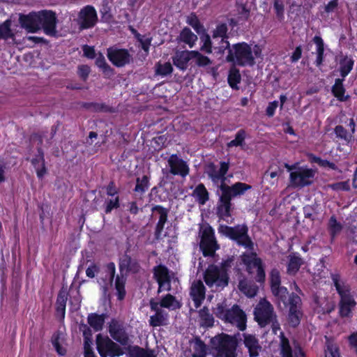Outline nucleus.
Instances as JSON below:
<instances>
[{
  "instance_id": "nucleus-1",
  "label": "nucleus",
  "mask_w": 357,
  "mask_h": 357,
  "mask_svg": "<svg viewBox=\"0 0 357 357\" xmlns=\"http://www.w3.org/2000/svg\"><path fill=\"white\" fill-rule=\"evenodd\" d=\"M56 15L52 11L43 10L38 13H30L28 15L20 14L19 22L21 27L29 33H36L41 28L48 36H55Z\"/></svg>"
},
{
  "instance_id": "nucleus-8",
  "label": "nucleus",
  "mask_w": 357,
  "mask_h": 357,
  "mask_svg": "<svg viewBox=\"0 0 357 357\" xmlns=\"http://www.w3.org/2000/svg\"><path fill=\"white\" fill-rule=\"evenodd\" d=\"M255 319L261 326H265L269 323H273V330L276 333L279 329V325L275 322V314L272 305L266 299H261L254 310Z\"/></svg>"
},
{
  "instance_id": "nucleus-60",
  "label": "nucleus",
  "mask_w": 357,
  "mask_h": 357,
  "mask_svg": "<svg viewBox=\"0 0 357 357\" xmlns=\"http://www.w3.org/2000/svg\"><path fill=\"white\" fill-rule=\"evenodd\" d=\"M271 289L280 286V273L277 269H273L271 272Z\"/></svg>"
},
{
  "instance_id": "nucleus-31",
  "label": "nucleus",
  "mask_w": 357,
  "mask_h": 357,
  "mask_svg": "<svg viewBox=\"0 0 357 357\" xmlns=\"http://www.w3.org/2000/svg\"><path fill=\"white\" fill-rule=\"evenodd\" d=\"M38 155L32 159L31 163L36 169L38 177L42 178L46 174L47 170L45 165L43 153L40 151H38Z\"/></svg>"
},
{
  "instance_id": "nucleus-4",
  "label": "nucleus",
  "mask_w": 357,
  "mask_h": 357,
  "mask_svg": "<svg viewBox=\"0 0 357 357\" xmlns=\"http://www.w3.org/2000/svg\"><path fill=\"white\" fill-rule=\"evenodd\" d=\"M230 267V260H226L220 265H209L204 273L205 283L210 288H215L216 290L227 286L229 281L227 271Z\"/></svg>"
},
{
  "instance_id": "nucleus-47",
  "label": "nucleus",
  "mask_w": 357,
  "mask_h": 357,
  "mask_svg": "<svg viewBox=\"0 0 357 357\" xmlns=\"http://www.w3.org/2000/svg\"><path fill=\"white\" fill-rule=\"evenodd\" d=\"M246 137V132L241 129L239 130L236 135L234 139L230 141L227 144V148H231L234 146H243L245 145V139Z\"/></svg>"
},
{
  "instance_id": "nucleus-56",
  "label": "nucleus",
  "mask_w": 357,
  "mask_h": 357,
  "mask_svg": "<svg viewBox=\"0 0 357 357\" xmlns=\"http://www.w3.org/2000/svg\"><path fill=\"white\" fill-rule=\"evenodd\" d=\"M329 229L333 236H335L342 229V225L337 222L336 218L332 216L329 220Z\"/></svg>"
},
{
  "instance_id": "nucleus-17",
  "label": "nucleus",
  "mask_w": 357,
  "mask_h": 357,
  "mask_svg": "<svg viewBox=\"0 0 357 357\" xmlns=\"http://www.w3.org/2000/svg\"><path fill=\"white\" fill-rule=\"evenodd\" d=\"M98 16L95 8L91 6L83 8L79 13V24L82 29L91 28L96 24Z\"/></svg>"
},
{
  "instance_id": "nucleus-53",
  "label": "nucleus",
  "mask_w": 357,
  "mask_h": 357,
  "mask_svg": "<svg viewBox=\"0 0 357 357\" xmlns=\"http://www.w3.org/2000/svg\"><path fill=\"white\" fill-rule=\"evenodd\" d=\"M187 22L190 24L197 33H200L204 30L203 26L200 24L197 17L194 15H190L187 18Z\"/></svg>"
},
{
  "instance_id": "nucleus-29",
  "label": "nucleus",
  "mask_w": 357,
  "mask_h": 357,
  "mask_svg": "<svg viewBox=\"0 0 357 357\" xmlns=\"http://www.w3.org/2000/svg\"><path fill=\"white\" fill-rule=\"evenodd\" d=\"M156 303L160 308H167L169 310H175L181 308V303L172 294H167L160 301L156 300Z\"/></svg>"
},
{
  "instance_id": "nucleus-61",
  "label": "nucleus",
  "mask_w": 357,
  "mask_h": 357,
  "mask_svg": "<svg viewBox=\"0 0 357 357\" xmlns=\"http://www.w3.org/2000/svg\"><path fill=\"white\" fill-rule=\"evenodd\" d=\"M325 357H340L337 347L333 344H328L326 350Z\"/></svg>"
},
{
  "instance_id": "nucleus-48",
  "label": "nucleus",
  "mask_w": 357,
  "mask_h": 357,
  "mask_svg": "<svg viewBox=\"0 0 357 357\" xmlns=\"http://www.w3.org/2000/svg\"><path fill=\"white\" fill-rule=\"evenodd\" d=\"M149 187V178L147 176H143L142 178H137L136 185L134 189L135 192L143 195Z\"/></svg>"
},
{
  "instance_id": "nucleus-42",
  "label": "nucleus",
  "mask_w": 357,
  "mask_h": 357,
  "mask_svg": "<svg viewBox=\"0 0 357 357\" xmlns=\"http://www.w3.org/2000/svg\"><path fill=\"white\" fill-rule=\"evenodd\" d=\"M96 63L98 66V67L102 69L105 76L109 77L112 75H113V69L107 63L106 60L102 54H98L96 60Z\"/></svg>"
},
{
  "instance_id": "nucleus-59",
  "label": "nucleus",
  "mask_w": 357,
  "mask_h": 357,
  "mask_svg": "<svg viewBox=\"0 0 357 357\" xmlns=\"http://www.w3.org/2000/svg\"><path fill=\"white\" fill-rule=\"evenodd\" d=\"M328 188H329L333 190H335V191L349 190V181L337 182V183H335L328 185Z\"/></svg>"
},
{
  "instance_id": "nucleus-18",
  "label": "nucleus",
  "mask_w": 357,
  "mask_h": 357,
  "mask_svg": "<svg viewBox=\"0 0 357 357\" xmlns=\"http://www.w3.org/2000/svg\"><path fill=\"white\" fill-rule=\"evenodd\" d=\"M107 55L109 60L117 67L124 66L130 62L131 59L128 50L114 47L107 49Z\"/></svg>"
},
{
  "instance_id": "nucleus-11",
  "label": "nucleus",
  "mask_w": 357,
  "mask_h": 357,
  "mask_svg": "<svg viewBox=\"0 0 357 357\" xmlns=\"http://www.w3.org/2000/svg\"><path fill=\"white\" fill-rule=\"evenodd\" d=\"M313 169L304 167H297L290 173V182L294 188H303L310 185L314 177Z\"/></svg>"
},
{
  "instance_id": "nucleus-49",
  "label": "nucleus",
  "mask_w": 357,
  "mask_h": 357,
  "mask_svg": "<svg viewBox=\"0 0 357 357\" xmlns=\"http://www.w3.org/2000/svg\"><path fill=\"white\" fill-rule=\"evenodd\" d=\"M125 284L126 279L124 277L117 275L115 280V289L119 300H123L126 296Z\"/></svg>"
},
{
  "instance_id": "nucleus-40",
  "label": "nucleus",
  "mask_w": 357,
  "mask_h": 357,
  "mask_svg": "<svg viewBox=\"0 0 357 357\" xmlns=\"http://www.w3.org/2000/svg\"><path fill=\"white\" fill-rule=\"evenodd\" d=\"M199 316L201 320V325L205 327H211L214 323L213 315L209 312L208 308L204 307L199 311Z\"/></svg>"
},
{
  "instance_id": "nucleus-28",
  "label": "nucleus",
  "mask_w": 357,
  "mask_h": 357,
  "mask_svg": "<svg viewBox=\"0 0 357 357\" xmlns=\"http://www.w3.org/2000/svg\"><path fill=\"white\" fill-rule=\"evenodd\" d=\"M192 51L177 52L173 56L174 64L179 69L184 70L188 67V63L192 59Z\"/></svg>"
},
{
  "instance_id": "nucleus-6",
  "label": "nucleus",
  "mask_w": 357,
  "mask_h": 357,
  "mask_svg": "<svg viewBox=\"0 0 357 357\" xmlns=\"http://www.w3.org/2000/svg\"><path fill=\"white\" fill-rule=\"evenodd\" d=\"M215 314L219 319L231 324L241 331L246 328V314L237 305H234L230 309H225L222 304H218Z\"/></svg>"
},
{
  "instance_id": "nucleus-27",
  "label": "nucleus",
  "mask_w": 357,
  "mask_h": 357,
  "mask_svg": "<svg viewBox=\"0 0 357 357\" xmlns=\"http://www.w3.org/2000/svg\"><path fill=\"white\" fill-rule=\"evenodd\" d=\"M119 268L121 273L128 271L137 273L139 271V265L136 260L128 255H123L119 260Z\"/></svg>"
},
{
  "instance_id": "nucleus-21",
  "label": "nucleus",
  "mask_w": 357,
  "mask_h": 357,
  "mask_svg": "<svg viewBox=\"0 0 357 357\" xmlns=\"http://www.w3.org/2000/svg\"><path fill=\"white\" fill-rule=\"evenodd\" d=\"M151 211L153 213L158 216V222L155 227V236L157 239H160L162 238V236H166L165 234H162V230L167 220V215L169 211L168 209L159 205L153 206Z\"/></svg>"
},
{
  "instance_id": "nucleus-7",
  "label": "nucleus",
  "mask_w": 357,
  "mask_h": 357,
  "mask_svg": "<svg viewBox=\"0 0 357 357\" xmlns=\"http://www.w3.org/2000/svg\"><path fill=\"white\" fill-rule=\"evenodd\" d=\"M218 232L237 242L245 248L253 250L254 244L248 235V227L245 225H237L234 227L220 225Z\"/></svg>"
},
{
  "instance_id": "nucleus-12",
  "label": "nucleus",
  "mask_w": 357,
  "mask_h": 357,
  "mask_svg": "<svg viewBox=\"0 0 357 357\" xmlns=\"http://www.w3.org/2000/svg\"><path fill=\"white\" fill-rule=\"evenodd\" d=\"M288 321L293 326H297L303 317L302 301L300 296L292 293L288 297Z\"/></svg>"
},
{
  "instance_id": "nucleus-23",
  "label": "nucleus",
  "mask_w": 357,
  "mask_h": 357,
  "mask_svg": "<svg viewBox=\"0 0 357 357\" xmlns=\"http://www.w3.org/2000/svg\"><path fill=\"white\" fill-rule=\"evenodd\" d=\"M251 188L252 187L250 185L241 182H237L231 186L222 185L221 191L222 193L231 199L232 197L243 195L245 191L251 189Z\"/></svg>"
},
{
  "instance_id": "nucleus-44",
  "label": "nucleus",
  "mask_w": 357,
  "mask_h": 357,
  "mask_svg": "<svg viewBox=\"0 0 357 357\" xmlns=\"http://www.w3.org/2000/svg\"><path fill=\"white\" fill-rule=\"evenodd\" d=\"M354 61L348 56L344 57L340 61V71L343 77H345L352 70Z\"/></svg>"
},
{
  "instance_id": "nucleus-33",
  "label": "nucleus",
  "mask_w": 357,
  "mask_h": 357,
  "mask_svg": "<svg viewBox=\"0 0 357 357\" xmlns=\"http://www.w3.org/2000/svg\"><path fill=\"white\" fill-rule=\"evenodd\" d=\"M238 288L241 291L250 298L255 296L258 291L257 285L252 284L245 280H243L239 282Z\"/></svg>"
},
{
  "instance_id": "nucleus-3",
  "label": "nucleus",
  "mask_w": 357,
  "mask_h": 357,
  "mask_svg": "<svg viewBox=\"0 0 357 357\" xmlns=\"http://www.w3.org/2000/svg\"><path fill=\"white\" fill-rule=\"evenodd\" d=\"M332 280L340 297L339 306V315L342 318H351L357 302L351 294V287L349 284L341 280L338 274L332 275Z\"/></svg>"
},
{
  "instance_id": "nucleus-63",
  "label": "nucleus",
  "mask_w": 357,
  "mask_h": 357,
  "mask_svg": "<svg viewBox=\"0 0 357 357\" xmlns=\"http://www.w3.org/2000/svg\"><path fill=\"white\" fill-rule=\"evenodd\" d=\"M99 271V268L97 265L92 264L86 270V275L89 278H93Z\"/></svg>"
},
{
  "instance_id": "nucleus-46",
  "label": "nucleus",
  "mask_w": 357,
  "mask_h": 357,
  "mask_svg": "<svg viewBox=\"0 0 357 357\" xmlns=\"http://www.w3.org/2000/svg\"><path fill=\"white\" fill-rule=\"evenodd\" d=\"M156 75L165 77L171 75L173 71V67L169 62H158L155 66Z\"/></svg>"
},
{
  "instance_id": "nucleus-35",
  "label": "nucleus",
  "mask_w": 357,
  "mask_h": 357,
  "mask_svg": "<svg viewBox=\"0 0 357 357\" xmlns=\"http://www.w3.org/2000/svg\"><path fill=\"white\" fill-rule=\"evenodd\" d=\"M303 264L302 259L296 255L289 256V263L287 265V272L289 274L294 275L299 270Z\"/></svg>"
},
{
  "instance_id": "nucleus-64",
  "label": "nucleus",
  "mask_w": 357,
  "mask_h": 357,
  "mask_svg": "<svg viewBox=\"0 0 357 357\" xmlns=\"http://www.w3.org/2000/svg\"><path fill=\"white\" fill-rule=\"evenodd\" d=\"M348 340L349 342L350 347L357 352V332L351 333L349 337Z\"/></svg>"
},
{
  "instance_id": "nucleus-37",
  "label": "nucleus",
  "mask_w": 357,
  "mask_h": 357,
  "mask_svg": "<svg viewBox=\"0 0 357 357\" xmlns=\"http://www.w3.org/2000/svg\"><path fill=\"white\" fill-rule=\"evenodd\" d=\"M180 40L192 47L197 40V36L189 28H184L180 33Z\"/></svg>"
},
{
  "instance_id": "nucleus-52",
  "label": "nucleus",
  "mask_w": 357,
  "mask_h": 357,
  "mask_svg": "<svg viewBox=\"0 0 357 357\" xmlns=\"http://www.w3.org/2000/svg\"><path fill=\"white\" fill-rule=\"evenodd\" d=\"M195 54H192V59L195 60V63L199 66H206L211 64V60L206 56L202 55L197 51H192Z\"/></svg>"
},
{
  "instance_id": "nucleus-38",
  "label": "nucleus",
  "mask_w": 357,
  "mask_h": 357,
  "mask_svg": "<svg viewBox=\"0 0 357 357\" xmlns=\"http://www.w3.org/2000/svg\"><path fill=\"white\" fill-rule=\"evenodd\" d=\"M206 346L199 339H196L192 343V357H206Z\"/></svg>"
},
{
  "instance_id": "nucleus-16",
  "label": "nucleus",
  "mask_w": 357,
  "mask_h": 357,
  "mask_svg": "<svg viewBox=\"0 0 357 357\" xmlns=\"http://www.w3.org/2000/svg\"><path fill=\"white\" fill-rule=\"evenodd\" d=\"M154 278L158 283V294L171 290L169 270L162 265L157 266L153 269Z\"/></svg>"
},
{
  "instance_id": "nucleus-36",
  "label": "nucleus",
  "mask_w": 357,
  "mask_h": 357,
  "mask_svg": "<svg viewBox=\"0 0 357 357\" xmlns=\"http://www.w3.org/2000/svg\"><path fill=\"white\" fill-rule=\"evenodd\" d=\"M88 324L96 331L102 330V326L105 322V317L103 315H99L96 313L90 314L88 316Z\"/></svg>"
},
{
  "instance_id": "nucleus-62",
  "label": "nucleus",
  "mask_w": 357,
  "mask_h": 357,
  "mask_svg": "<svg viewBox=\"0 0 357 357\" xmlns=\"http://www.w3.org/2000/svg\"><path fill=\"white\" fill-rule=\"evenodd\" d=\"M90 73V68L86 65H82L78 67V75L84 80H86Z\"/></svg>"
},
{
  "instance_id": "nucleus-19",
  "label": "nucleus",
  "mask_w": 357,
  "mask_h": 357,
  "mask_svg": "<svg viewBox=\"0 0 357 357\" xmlns=\"http://www.w3.org/2000/svg\"><path fill=\"white\" fill-rule=\"evenodd\" d=\"M169 172L173 175L185 177L189 174V167L185 161L176 154H172L167 159Z\"/></svg>"
},
{
  "instance_id": "nucleus-43",
  "label": "nucleus",
  "mask_w": 357,
  "mask_h": 357,
  "mask_svg": "<svg viewBox=\"0 0 357 357\" xmlns=\"http://www.w3.org/2000/svg\"><path fill=\"white\" fill-rule=\"evenodd\" d=\"M336 137L343 140L347 144H351L354 139V135L349 133L347 130L342 126H337L334 129Z\"/></svg>"
},
{
  "instance_id": "nucleus-24",
  "label": "nucleus",
  "mask_w": 357,
  "mask_h": 357,
  "mask_svg": "<svg viewBox=\"0 0 357 357\" xmlns=\"http://www.w3.org/2000/svg\"><path fill=\"white\" fill-rule=\"evenodd\" d=\"M280 355V357H305L301 348L295 346L293 350L289 340L283 335L281 337Z\"/></svg>"
},
{
  "instance_id": "nucleus-9",
  "label": "nucleus",
  "mask_w": 357,
  "mask_h": 357,
  "mask_svg": "<svg viewBox=\"0 0 357 357\" xmlns=\"http://www.w3.org/2000/svg\"><path fill=\"white\" fill-rule=\"evenodd\" d=\"M241 260L249 273L256 272L255 280L257 282H263L265 280L266 274L262 261L257 257L256 253L253 252L244 253L241 256Z\"/></svg>"
},
{
  "instance_id": "nucleus-25",
  "label": "nucleus",
  "mask_w": 357,
  "mask_h": 357,
  "mask_svg": "<svg viewBox=\"0 0 357 357\" xmlns=\"http://www.w3.org/2000/svg\"><path fill=\"white\" fill-rule=\"evenodd\" d=\"M231 199L222 193L217 213L221 219L227 222H229V218H231Z\"/></svg>"
},
{
  "instance_id": "nucleus-2",
  "label": "nucleus",
  "mask_w": 357,
  "mask_h": 357,
  "mask_svg": "<svg viewBox=\"0 0 357 357\" xmlns=\"http://www.w3.org/2000/svg\"><path fill=\"white\" fill-rule=\"evenodd\" d=\"M229 54L227 61L241 66H252L255 59L262 58V49L259 45L252 47L245 43H236L227 48Z\"/></svg>"
},
{
  "instance_id": "nucleus-45",
  "label": "nucleus",
  "mask_w": 357,
  "mask_h": 357,
  "mask_svg": "<svg viewBox=\"0 0 357 357\" xmlns=\"http://www.w3.org/2000/svg\"><path fill=\"white\" fill-rule=\"evenodd\" d=\"M10 26L11 21L10 20H7L0 24V39L14 38L15 34L13 33Z\"/></svg>"
},
{
  "instance_id": "nucleus-41",
  "label": "nucleus",
  "mask_w": 357,
  "mask_h": 357,
  "mask_svg": "<svg viewBox=\"0 0 357 357\" xmlns=\"http://www.w3.org/2000/svg\"><path fill=\"white\" fill-rule=\"evenodd\" d=\"M273 294L277 298L278 302L280 303L282 302L284 305H287L288 304V291L286 287L278 286L271 289Z\"/></svg>"
},
{
  "instance_id": "nucleus-15",
  "label": "nucleus",
  "mask_w": 357,
  "mask_h": 357,
  "mask_svg": "<svg viewBox=\"0 0 357 357\" xmlns=\"http://www.w3.org/2000/svg\"><path fill=\"white\" fill-rule=\"evenodd\" d=\"M220 167H217L215 165H208L207 174L213 183L221 190L222 185H226L225 174L229 169V162H221Z\"/></svg>"
},
{
  "instance_id": "nucleus-10",
  "label": "nucleus",
  "mask_w": 357,
  "mask_h": 357,
  "mask_svg": "<svg viewBox=\"0 0 357 357\" xmlns=\"http://www.w3.org/2000/svg\"><path fill=\"white\" fill-rule=\"evenodd\" d=\"M201 237L200 248L203 255L212 257L215 251L219 249V245L215 238L214 230L209 225H203L199 230Z\"/></svg>"
},
{
  "instance_id": "nucleus-13",
  "label": "nucleus",
  "mask_w": 357,
  "mask_h": 357,
  "mask_svg": "<svg viewBox=\"0 0 357 357\" xmlns=\"http://www.w3.org/2000/svg\"><path fill=\"white\" fill-rule=\"evenodd\" d=\"M96 345L101 357H107V355L115 357L122 354L121 348L115 342L100 334L96 336Z\"/></svg>"
},
{
  "instance_id": "nucleus-34",
  "label": "nucleus",
  "mask_w": 357,
  "mask_h": 357,
  "mask_svg": "<svg viewBox=\"0 0 357 357\" xmlns=\"http://www.w3.org/2000/svg\"><path fill=\"white\" fill-rule=\"evenodd\" d=\"M193 196L201 205L205 204L208 200V192L202 183L199 184L193 191Z\"/></svg>"
},
{
  "instance_id": "nucleus-58",
  "label": "nucleus",
  "mask_w": 357,
  "mask_h": 357,
  "mask_svg": "<svg viewBox=\"0 0 357 357\" xmlns=\"http://www.w3.org/2000/svg\"><path fill=\"white\" fill-rule=\"evenodd\" d=\"M105 213H109L114 208L119 207V199L118 196H116L114 199H111L105 201Z\"/></svg>"
},
{
  "instance_id": "nucleus-26",
  "label": "nucleus",
  "mask_w": 357,
  "mask_h": 357,
  "mask_svg": "<svg viewBox=\"0 0 357 357\" xmlns=\"http://www.w3.org/2000/svg\"><path fill=\"white\" fill-rule=\"evenodd\" d=\"M244 344L248 348L250 357L259 356L261 347L259 344L257 337L252 335L244 334Z\"/></svg>"
},
{
  "instance_id": "nucleus-50",
  "label": "nucleus",
  "mask_w": 357,
  "mask_h": 357,
  "mask_svg": "<svg viewBox=\"0 0 357 357\" xmlns=\"http://www.w3.org/2000/svg\"><path fill=\"white\" fill-rule=\"evenodd\" d=\"M68 298V294L65 291H61L57 297L56 300V310L63 317L65 314V310L66 305V301Z\"/></svg>"
},
{
  "instance_id": "nucleus-51",
  "label": "nucleus",
  "mask_w": 357,
  "mask_h": 357,
  "mask_svg": "<svg viewBox=\"0 0 357 357\" xmlns=\"http://www.w3.org/2000/svg\"><path fill=\"white\" fill-rule=\"evenodd\" d=\"M241 79L239 70L234 68L229 70L228 75V82L233 89H237V84L240 83Z\"/></svg>"
},
{
  "instance_id": "nucleus-5",
  "label": "nucleus",
  "mask_w": 357,
  "mask_h": 357,
  "mask_svg": "<svg viewBox=\"0 0 357 357\" xmlns=\"http://www.w3.org/2000/svg\"><path fill=\"white\" fill-rule=\"evenodd\" d=\"M211 343L213 357H236L238 340L235 335L222 333L213 337Z\"/></svg>"
},
{
  "instance_id": "nucleus-32",
  "label": "nucleus",
  "mask_w": 357,
  "mask_h": 357,
  "mask_svg": "<svg viewBox=\"0 0 357 357\" xmlns=\"http://www.w3.org/2000/svg\"><path fill=\"white\" fill-rule=\"evenodd\" d=\"M343 79H336L332 87V92L340 101H346L349 98V95H344L345 89L343 86Z\"/></svg>"
},
{
  "instance_id": "nucleus-54",
  "label": "nucleus",
  "mask_w": 357,
  "mask_h": 357,
  "mask_svg": "<svg viewBox=\"0 0 357 357\" xmlns=\"http://www.w3.org/2000/svg\"><path fill=\"white\" fill-rule=\"evenodd\" d=\"M93 342L91 338L86 337L84 340V357H96L92 349Z\"/></svg>"
},
{
  "instance_id": "nucleus-39",
  "label": "nucleus",
  "mask_w": 357,
  "mask_h": 357,
  "mask_svg": "<svg viewBox=\"0 0 357 357\" xmlns=\"http://www.w3.org/2000/svg\"><path fill=\"white\" fill-rule=\"evenodd\" d=\"M314 43L316 44L317 49V59L315 61V63L317 66H320L322 64L324 59V41L319 36H314L313 38Z\"/></svg>"
},
{
  "instance_id": "nucleus-14",
  "label": "nucleus",
  "mask_w": 357,
  "mask_h": 357,
  "mask_svg": "<svg viewBox=\"0 0 357 357\" xmlns=\"http://www.w3.org/2000/svg\"><path fill=\"white\" fill-rule=\"evenodd\" d=\"M150 309L154 312L150 316L149 324L152 327L165 326L169 324V316L168 312L158 305L156 299L151 298L149 301Z\"/></svg>"
},
{
  "instance_id": "nucleus-20",
  "label": "nucleus",
  "mask_w": 357,
  "mask_h": 357,
  "mask_svg": "<svg viewBox=\"0 0 357 357\" xmlns=\"http://www.w3.org/2000/svg\"><path fill=\"white\" fill-rule=\"evenodd\" d=\"M109 333L110 336L121 344L127 345L128 344V335L124 326L121 322L114 319L112 320L109 324Z\"/></svg>"
},
{
  "instance_id": "nucleus-30",
  "label": "nucleus",
  "mask_w": 357,
  "mask_h": 357,
  "mask_svg": "<svg viewBox=\"0 0 357 357\" xmlns=\"http://www.w3.org/2000/svg\"><path fill=\"white\" fill-rule=\"evenodd\" d=\"M227 32V26L225 24H219L213 31V38L214 39L221 38V45L218 47L220 52H223L229 47V43L225 40Z\"/></svg>"
},
{
  "instance_id": "nucleus-55",
  "label": "nucleus",
  "mask_w": 357,
  "mask_h": 357,
  "mask_svg": "<svg viewBox=\"0 0 357 357\" xmlns=\"http://www.w3.org/2000/svg\"><path fill=\"white\" fill-rule=\"evenodd\" d=\"M200 38L203 43V45L201 46V50L208 54L211 53L212 44L210 36L207 34H204Z\"/></svg>"
},
{
  "instance_id": "nucleus-22",
  "label": "nucleus",
  "mask_w": 357,
  "mask_h": 357,
  "mask_svg": "<svg viewBox=\"0 0 357 357\" xmlns=\"http://www.w3.org/2000/svg\"><path fill=\"white\" fill-rule=\"evenodd\" d=\"M190 295L195 307H199L206 297V288L201 280L193 282L190 287Z\"/></svg>"
},
{
  "instance_id": "nucleus-57",
  "label": "nucleus",
  "mask_w": 357,
  "mask_h": 357,
  "mask_svg": "<svg viewBox=\"0 0 357 357\" xmlns=\"http://www.w3.org/2000/svg\"><path fill=\"white\" fill-rule=\"evenodd\" d=\"M313 161L314 162H316L317 164H318L320 167L333 169V170L337 169V167L336 166V165L333 162L328 161V160H323L318 157H314L313 159Z\"/></svg>"
}]
</instances>
